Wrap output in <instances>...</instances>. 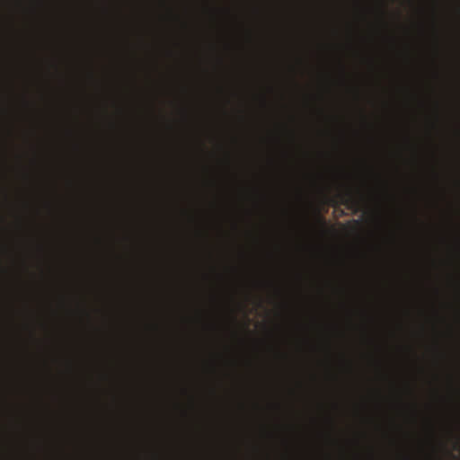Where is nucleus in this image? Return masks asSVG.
<instances>
[{
	"mask_svg": "<svg viewBox=\"0 0 460 460\" xmlns=\"http://www.w3.org/2000/svg\"><path fill=\"white\" fill-rule=\"evenodd\" d=\"M342 204L358 206L360 203V198L356 195L352 190H346L341 195Z\"/></svg>",
	"mask_w": 460,
	"mask_h": 460,
	"instance_id": "obj_1",
	"label": "nucleus"
}]
</instances>
